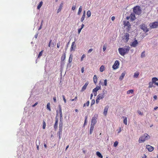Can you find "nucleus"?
Returning a JSON list of instances; mask_svg holds the SVG:
<instances>
[{
	"mask_svg": "<svg viewBox=\"0 0 158 158\" xmlns=\"http://www.w3.org/2000/svg\"><path fill=\"white\" fill-rule=\"evenodd\" d=\"M130 48L128 46H126L124 48H119L118 49L119 53L122 56H124L129 51Z\"/></svg>",
	"mask_w": 158,
	"mask_h": 158,
	"instance_id": "obj_1",
	"label": "nucleus"
},
{
	"mask_svg": "<svg viewBox=\"0 0 158 158\" xmlns=\"http://www.w3.org/2000/svg\"><path fill=\"white\" fill-rule=\"evenodd\" d=\"M150 138V136L148 135L147 133H145L139 138V143L144 142L145 141L149 139Z\"/></svg>",
	"mask_w": 158,
	"mask_h": 158,
	"instance_id": "obj_2",
	"label": "nucleus"
},
{
	"mask_svg": "<svg viewBox=\"0 0 158 158\" xmlns=\"http://www.w3.org/2000/svg\"><path fill=\"white\" fill-rule=\"evenodd\" d=\"M142 11L141 8L140 6H136L133 8V12L136 15H140Z\"/></svg>",
	"mask_w": 158,
	"mask_h": 158,
	"instance_id": "obj_3",
	"label": "nucleus"
},
{
	"mask_svg": "<svg viewBox=\"0 0 158 158\" xmlns=\"http://www.w3.org/2000/svg\"><path fill=\"white\" fill-rule=\"evenodd\" d=\"M149 26L150 27L152 28H156L158 26V22H155L152 23H150Z\"/></svg>",
	"mask_w": 158,
	"mask_h": 158,
	"instance_id": "obj_4",
	"label": "nucleus"
},
{
	"mask_svg": "<svg viewBox=\"0 0 158 158\" xmlns=\"http://www.w3.org/2000/svg\"><path fill=\"white\" fill-rule=\"evenodd\" d=\"M141 28L145 32L148 31V29L147 28V27L145 24H143L140 26Z\"/></svg>",
	"mask_w": 158,
	"mask_h": 158,
	"instance_id": "obj_5",
	"label": "nucleus"
},
{
	"mask_svg": "<svg viewBox=\"0 0 158 158\" xmlns=\"http://www.w3.org/2000/svg\"><path fill=\"white\" fill-rule=\"evenodd\" d=\"M63 123H60L59 131L58 132V134L61 135L62 134V131Z\"/></svg>",
	"mask_w": 158,
	"mask_h": 158,
	"instance_id": "obj_6",
	"label": "nucleus"
},
{
	"mask_svg": "<svg viewBox=\"0 0 158 158\" xmlns=\"http://www.w3.org/2000/svg\"><path fill=\"white\" fill-rule=\"evenodd\" d=\"M129 35L127 33L125 34V35L123 38V40L126 42H128L129 40Z\"/></svg>",
	"mask_w": 158,
	"mask_h": 158,
	"instance_id": "obj_7",
	"label": "nucleus"
},
{
	"mask_svg": "<svg viewBox=\"0 0 158 158\" xmlns=\"http://www.w3.org/2000/svg\"><path fill=\"white\" fill-rule=\"evenodd\" d=\"M119 65V62L118 60H116L114 64L113 65L112 68L114 69H115L118 68V66Z\"/></svg>",
	"mask_w": 158,
	"mask_h": 158,
	"instance_id": "obj_8",
	"label": "nucleus"
},
{
	"mask_svg": "<svg viewBox=\"0 0 158 158\" xmlns=\"http://www.w3.org/2000/svg\"><path fill=\"white\" fill-rule=\"evenodd\" d=\"M55 122L54 125V127L55 130H56L57 128V125L58 122V118H57V116H56L55 118Z\"/></svg>",
	"mask_w": 158,
	"mask_h": 158,
	"instance_id": "obj_9",
	"label": "nucleus"
},
{
	"mask_svg": "<svg viewBox=\"0 0 158 158\" xmlns=\"http://www.w3.org/2000/svg\"><path fill=\"white\" fill-rule=\"evenodd\" d=\"M146 148L148 150V151L150 152L152 151L154 149L153 147L149 145H146Z\"/></svg>",
	"mask_w": 158,
	"mask_h": 158,
	"instance_id": "obj_10",
	"label": "nucleus"
},
{
	"mask_svg": "<svg viewBox=\"0 0 158 158\" xmlns=\"http://www.w3.org/2000/svg\"><path fill=\"white\" fill-rule=\"evenodd\" d=\"M76 48V44L75 42H73L72 43L70 48V51H74Z\"/></svg>",
	"mask_w": 158,
	"mask_h": 158,
	"instance_id": "obj_11",
	"label": "nucleus"
},
{
	"mask_svg": "<svg viewBox=\"0 0 158 158\" xmlns=\"http://www.w3.org/2000/svg\"><path fill=\"white\" fill-rule=\"evenodd\" d=\"M138 44V42L137 40H135L131 44V45L133 47H136L137 44Z\"/></svg>",
	"mask_w": 158,
	"mask_h": 158,
	"instance_id": "obj_12",
	"label": "nucleus"
},
{
	"mask_svg": "<svg viewBox=\"0 0 158 158\" xmlns=\"http://www.w3.org/2000/svg\"><path fill=\"white\" fill-rule=\"evenodd\" d=\"M97 123V121L96 120V118L95 117H93L92 118L91 120V125H93L94 126L95 124Z\"/></svg>",
	"mask_w": 158,
	"mask_h": 158,
	"instance_id": "obj_13",
	"label": "nucleus"
},
{
	"mask_svg": "<svg viewBox=\"0 0 158 158\" xmlns=\"http://www.w3.org/2000/svg\"><path fill=\"white\" fill-rule=\"evenodd\" d=\"M104 92L103 91V93L100 94L98 95L97 98L99 99L100 100L102 99L104 97Z\"/></svg>",
	"mask_w": 158,
	"mask_h": 158,
	"instance_id": "obj_14",
	"label": "nucleus"
},
{
	"mask_svg": "<svg viewBox=\"0 0 158 158\" xmlns=\"http://www.w3.org/2000/svg\"><path fill=\"white\" fill-rule=\"evenodd\" d=\"M135 13H131L130 15L131 19L132 21H134L135 19L136 18L135 16Z\"/></svg>",
	"mask_w": 158,
	"mask_h": 158,
	"instance_id": "obj_15",
	"label": "nucleus"
},
{
	"mask_svg": "<svg viewBox=\"0 0 158 158\" xmlns=\"http://www.w3.org/2000/svg\"><path fill=\"white\" fill-rule=\"evenodd\" d=\"M89 84L88 82H86L85 84L82 87L81 89V91H84L88 85Z\"/></svg>",
	"mask_w": 158,
	"mask_h": 158,
	"instance_id": "obj_16",
	"label": "nucleus"
},
{
	"mask_svg": "<svg viewBox=\"0 0 158 158\" xmlns=\"http://www.w3.org/2000/svg\"><path fill=\"white\" fill-rule=\"evenodd\" d=\"M109 107L108 106H106L105 108L103 114L105 116L107 114V112Z\"/></svg>",
	"mask_w": 158,
	"mask_h": 158,
	"instance_id": "obj_17",
	"label": "nucleus"
},
{
	"mask_svg": "<svg viewBox=\"0 0 158 158\" xmlns=\"http://www.w3.org/2000/svg\"><path fill=\"white\" fill-rule=\"evenodd\" d=\"M58 107L59 110V111L60 118H62V114L61 106L60 105H59Z\"/></svg>",
	"mask_w": 158,
	"mask_h": 158,
	"instance_id": "obj_18",
	"label": "nucleus"
},
{
	"mask_svg": "<svg viewBox=\"0 0 158 158\" xmlns=\"http://www.w3.org/2000/svg\"><path fill=\"white\" fill-rule=\"evenodd\" d=\"M63 3H61L59 6L58 9L57 10V13H59L63 7Z\"/></svg>",
	"mask_w": 158,
	"mask_h": 158,
	"instance_id": "obj_19",
	"label": "nucleus"
},
{
	"mask_svg": "<svg viewBox=\"0 0 158 158\" xmlns=\"http://www.w3.org/2000/svg\"><path fill=\"white\" fill-rule=\"evenodd\" d=\"M101 88L100 86H97L93 90V92H97Z\"/></svg>",
	"mask_w": 158,
	"mask_h": 158,
	"instance_id": "obj_20",
	"label": "nucleus"
},
{
	"mask_svg": "<svg viewBox=\"0 0 158 158\" xmlns=\"http://www.w3.org/2000/svg\"><path fill=\"white\" fill-rule=\"evenodd\" d=\"M94 127V126L92 125H90V128L89 134H91L93 132V130Z\"/></svg>",
	"mask_w": 158,
	"mask_h": 158,
	"instance_id": "obj_21",
	"label": "nucleus"
},
{
	"mask_svg": "<svg viewBox=\"0 0 158 158\" xmlns=\"http://www.w3.org/2000/svg\"><path fill=\"white\" fill-rule=\"evenodd\" d=\"M158 81V78L156 77H154L152 79V82L155 84H156V83H157L156 82V81Z\"/></svg>",
	"mask_w": 158,
	"mask_h": 158,
	"instance_id": "obj_22",
	"label": "nucleus"
},
{
	"mask_svg": "<svg viewBox=\"0 0 158 158\" xmlns=\"http://www.w3.org/2000/svg\"><path fill=\"white\" fill-rule=\"evenodd\" d=\"M125 75V73L124 72L119 77V79L120 80H122L123 78Z\"/></svg>",
	"mask_w": 158,
	"mask_h": 158,
	"instance_id": "obj_23",
	"label": "nucleus"
},
{
	"mask_svg": "<svg viewBox=\"0 0 158 158\" xmlns=\"http://www.w3.org/2000/svg\"><path fill=\"white\" fill-rule=\"evenodd\" d=\"M139 74V72H136L134 74L133 77L134 78H137L138 77V76Z\"/></svg>",
	"mask_w": 158,
	"mask_h": 158,
	"instance_id": "obj_24",
	"label": "nucleus"
},
{
	"mask_svg": "<svg viewBox=\"0 0 158 158\" xmlns=\"http://www.w3.org/2000/svg\"><path fill=\"white\" fill-rule=\"evenodd\" d=\"M96 155L99 157L100 158H102L103 156L99 152H96Z\"/></svg>",
	"mask_w": 158,
	"mask_h": 158,
	"instance_id": "obj_25",
	"label": "nucleus"
},
{
	"mask_svg": "<svg viewBox=\"0 0 158 158\" xmlns=\"http://www.w3.org/2000/svg\"><path fill=\"white\" fill-rule=\"evenodd\" d=\"M124 24L125 26H127L128 28H130L131 26L128 21L126 22L125 23H124Z\"/></svg>",
	"mask_w": 158,
	"mask_h": 158,
	"instance_id": "obj_26",
	"label": "nucleus"
},
{
	"mask_svg": "<svg viewBox=\"0 0 158 158\" xmlns=\"http://www.w3.org/2000/svg\"><path fill=\"white\" fill-rule=\"evenodd\" d=\"M123 117L124 118L123 123L127 125V117L125 116H123Z\"/></svg>",
	"mask_w": 158,
	"mask_h": 158,
	"instance_id": "obj_27",
	"label": "nucleus"
},
{
	"mask_svg": "<svg viewBox=\"0 0 158 158\" xmlns=\"http://www.w3.org/2000/svg\"><path fill=\"white\" fill-rule=\"evenodd\" d=\"M154 83H153L152 82H150L149 83V86H148V87L149 88H151L152 87H155L154 86H153V84Z\"/></svg>",
	"mask_w": 158,
	"mask_h": 158,
	"instance_id": "obj_28",
	"label": "nucleus"
},
{
	"mask_svg": "<svg viewBox=\"0 0 158 158\" xmlns=\"http://www.w3.org/2000/svg\"><path fill=\"white\" fill-rule=\"evenodd\" d=\"M43 2L42 1H41L40 2L39 4L38 5V6H37V9H39L41 7L42 4H43Z\"/></svg>",
	"mask_w": 158,
	"mask_h": 158,
	"instance_id": "obj_29",
	"label": "nucleus"
},
{
	"mask_svg": "<svg viewBox=\"0 0 158 158\" xmlns=\"http://www.w3.org/2000/svg\"><path fill=\"white\" fill-rule=\"evenodd\" d=\"M66 54L65 53H64L63 55L62 56L61 58V61L64 60L65 58Z\"/></svg>",
	"mask_w": 158,
	"mask_h": 158,
	"instance_id": "obj_30",
	"label": "nucleus"
},
{
	"mask_svg": "<svg viewBox=\"0 0 158 158\" xmlns=\"http://www.w3.org/2000/svg\"><path fill=\"white\" fill-rule=\"evenodd\" d=\"M94 81V83L96 84L97 82V76L96 75H94L93 78Z\"/></svg>",
	"mask_w": 158,
	"mask_h": 158,
	"instance_id": "obj_31",
	"label": "nucleus"
},
{
	"mask_svg": "<svg viewBox=\"0 0 158 158\" xmlns=\"http://www.w3.org/2000/svg\"><path fill=\"white\" fill-rule=\"evenodd\" d=\"M72 58H73V55L72 54H71L70 56L69 59V63H70L72 61Z\"/></svg>",
	"mask_w": 158,
	"mask_h": 158,
	"instance_id": "obj_32",
	"label": "nucleus"
},
{
	"mask_svg": "<svg viewBox=\"0 0 158 158\" xmlns=\"http://www.w3.org/2000/svg\"><path fill=\"white\" fill-rule=\"evenodd\" d=\"M82 6H81L79 9L78 11V15H80L81 13V12L82 11Z\"/></svg>",
	"mask_w": 158,
	"mask_h": 158,
	"instance_id": "obj_33",
	"label": "nucleus"
},
{
	"mask_svg": "<svg viewBox=\"0 0 158 158\" xmlns=\"http://www.w3.org/2000/svg\"><path fill=\"white\" fill-rule=\"evenodd\" d=\"M104 66L103 65H102L100 68V71L101 72H102L104 71Z\"/></svg>",
	"mask_w": 158,
	"mask_h": 158,
	"instance_id": "obj_34",
	"label": "nucleus"
},
{
	"mask_svg": "<svg viewBox=\"0 0 158 158\" xmlns=\"http://www.w3.org/2000/svg\"><path fill=\"white\" fill-rule=\"evenodd\" d=\"M50 103H48L47 105V108L48 110L50 111L51 110V109L50 107Z\"/></svg>",
	"mask_w": 158,
	"mask_h": 158,
	"instance_id": "obj_35",
	"label": "nucleus"
},
{
	"mask_svg": "<svg viewBox=\"0 0 158 158\" xmlns=\"http://www.w3.org/2000/svg\"><path fill=\"white\" fill-rule=\"evenodd\" d=\"M134 91L133 89H130L127 91V94H132L133 93Z\"/></svg>",
	"mask_w": 158,
	"mask_h": 158,
	"instance_id": "obj_36",
	"label": "nucleus"
},
{
	"mask_svg": "<svg viewBox=\"0 0 158 158\" xmlns=\"http://www.w3.org/2000/svg\"><path fill=\"white\" fill-rule=\"evenodd\" d=\"M87 15L88 17H89L91 15V13L90 10H88L87 13Z\"/></svg>",
	"mask_w": 158,
	"mask_h": 158,
	"instance_id": "obj_37",
	"label": "nucleus"
},
{
	"mask_svg": "<svg viewBox=\"0 0 158 158\" xmlns=\"http://www.w3.org/2000/svg\"><path fill=\"white\" fill-rule=\"evenodd\" d=\"M89 104V101H88L86 103H85L83 105V107H85L86 106H88Z\"/></svg>",
	"mask_w": 158,
	"mask_h": 158,
	"instance_id": "obj_38",
	"label": "nucleus"
},
{
	"mask_svg": "<svg viewBox=\"0 0 158 158\" xmlns=\"http://www.w3.org/2000/svg\"><path fill=\"white\" fill-rule=\"evenodd\" d=\"M43 51H41L40 52L38 56V58H39L41 56L43 53Z\"/></svg>",
	"mask_w": 158,
	"mask_h": 158,
	"instance_id": "obj_39",
	"label": "nucleus"
},
{
	"mask_svg": "<svg viewBox=\"0 0 158 158\" xmlns=\"http://www.w3.org/2000/svg\"><path fill=\"white\" fill-rule=\"evenodd\" d=\"M85 15H84V14H83L82 16V17L81 19V22H82L83 20H84V19H85Z\"/></svg>",
	"mask_w": 158,
	"mask_h": 158,
	"instance_id": "obj_40",
	"label": "nucleus"
},
{
	"mask_svg": "<svg viewBox=\"0 0 158 158\" xmlns=\"http://www.w3.org/2000/svg\"><path fill=\"white\" fill-rule=\"evenodd\" d=\"M107 85V80L106 79L104 80V84H103V86H106Z\"/></svg>",
	"mask_w": 158,
	"mask_h": 158,
	"instance_id": "obj_41",
	"label": "nucleus"
},
{
	"mask_svg": "<svg viewBox=\"0 0 158 158\" xmlns=\"http://www.w3.org/2000/svg\"><path fill=\"white\" fill-rule=\"evenodd\" d=\"M118 144V142L117 141H116L114 142V146L115 147H116Z\"/></svg>",
	"mask_w": 158,
	"mask_h": 158,
	"instance_id": "obj_42",
	"label": "nucleus"
},
{
	"mask_svg": "<svg viewBox=\"0 0 158 158\" xmlns=\"http://www.w3.org/2000/svg\"><path fill=\"white\" fill-rule=\"evenodd\" d=\"M87 116H85V121L84 123V125H85L86 123H87Z\"/></svg>",
	"mask_w": 158,
	"mask_h": 158,
	"instance_id": "obj_43",
	"label": "nucleus"
},
{
	"mask_svg": "<svg viewBox=\"0 0 158 158\" xmlns=\"http://www.w3.org/2000/svg\"><path fill=\"white\" fill-rule=\"evenodd\" d=\"M46 125V123L45 122V121H44L43 122V129H44L45 128Z\"/></svg>",
	"mask_w": 158,
	"mask_h": 158,
	"instance_id": "obj_44",
	"label": "nucleus"
},
{
	"mask_svg": "<svg viewBox=\"0 0 158 158\" xmlns=\"http://www.w3.org/2000/svg\"><path fill=\"white\" fill-rule=\"evenodd\" d=\"M85 54H83L81 56V61H82L83 60V59L85 57Z\"/></svg>",
	"mask_w": 158,
	"mask_h": 158,
	"instance_id": "obj_45",
	"label": "nucleus"
},
{
	"mask_svg": "<svg viewBox=\"0 0 158 158\" xmlns=\"http://www.w3.org/2000/svg\"><path fill=\"white\" fill-rule=\"evenodd\" d=\"M95 100H92L91 103V105H93L95 103Z\"/></svg>",
	"mask_w": 158,
	"mask_h": 158,
	"instance_id": "obj_46",
	"label": "nucleus"
},
{
	"mask_svg": "<svg viewBox=\"0 0 158 158\" xmlns=\"http://www.w3.org/2000/svg\"><path fill=\"white\" fill-rule=\"evenodd\" d=\"M62 97H63V99L64 102V103H66V100L65 99V96L64 95H63L62 96Z\"/></svg>",
	"mask_w": 158,
	"mask_h": 158,
	"instance_id": "obj_47",
	"label": "nucleus"
},
{
	"mask_svg": "<svg viewBox=\"0 0 158 158\" xmlns=\"http://www.w3.org/2000/svg\"><path fill=\"white\" fill-rule=\"evenodd\" d=\"M145 56L144 51L141 54V56L142 57H143Z\"/></svg>",
	"mask_w": 158,
	"mask_h": 158,
	"instance_id": "obj_48",
	"label": "nucleus"
},
{
	"mask_svg": "<svg viewBox=\"0 0 158 158\" xmlns=\"http://www.w3.org/2000/svg\"><path fill=\"white\" fill-rule=\"evenodd\" d=\"M60 45V42L59 41L58 42L57 45V47L59 48Z\"/></svg>",
	"mask_w": 158,
	"mask_h": 158,
	"instance_id": "obj_49",
	"label": "nucleus"
},
{
	"mask_svg": "<svg viewBox=\"0 0 158 158\" xmlns=\"http://www.w3.org/2000/svg\"><path fill=\"white\" fill-rule=\"evenodd\" d=\"M106 47L104 45L103 46V51H105L106 50Z\"/></svg>",
	"mask_w": 158,
	"mask_h": 158,
	"instance_id": "obj_50",
	"label": "nucleus"
},
{
	"mask_svg": "<svg viewBox=\"0 0 158 158\" xmlns=\"http://www.w3.org/2000/svg\"><path fill=\"white\" fill-rule=\"evenodd\" d=\"M76 8V6L75 5H73L72 7V9L73 10H74Z\"/></svg>",
	"mask_w": 158,
	"mask_h": 158,
	"instance_id": "obj_51",
	"label": "nucleus"
},
{
	"mask_svg": "<svg viewBox=\"0 0 158 158\" xmlns=\"http://www.w3.org/2000/svg\"><path fill=\"white\" fill-rule=\"evenodd\" d=\"M38 103L37 102H35L34 105H32V107H35L37 105Z\"/></svg>",
	"mask_w": 158,
	"mask_h": 158,
	"instance_id": "obj_52",
	"label": "nucleus"
},
{
	"mask_svg": "<svg viewBox=\"0 0 158 158\" xmlns=\"http://www.w3.org/2000/svg\"><path fill=\"white\" fill-rule=\"evenodd\" d=\"M99 100L100 99L98 98H97V99L96 100V103L97 104H98V102H99Z\"/></svg>",
	"mask_w": 158,
	"mask_h": 158,
	"instance_id": "obj_53",
	"label": "nucleus"
},
{
	"mask_svg": "<svg viewBox=\"0 0 158 158\" xmlns=\"http://www.w3.org/2000/svg\"><path fill=\"white\" fill-rule=\"evenodd\" d=\"M93 50V49L92 48L90 49L88 51V53H90Z\"/></svg>",
	"mask_w": 158,
	"mask_h": 158,
	"instance_id": "obj_54",
	"label": "nucleus"
},
{
	"mask_svg": "<svg viewBox=\"0 0 158 158\" xmlns=\"http://www.w3.org/2000/svg\"><path fill=\"white\" fill-rule=\"evenodd\" d=\"M42 22H43V21H42V22H41V25L40 26V27H39V28L38 29V30H40L41 29V28H42Z\"/></svg>",
	"mask_w": 158,
	"mask_h": 158,
	"instance_id": "obj_55",
	"label": "nucleus"
},
{
	"mask_svg": "<svg viewBox=\"0 0 158 158\" xmlns=\"http://www.w3.org/2000/svg\"><path fill=\"white\" fill-rule=\"evenodd\" d=\"M138 113L140 115H143V113L140 111H138Z\"/></svg>",
	"mask_w": 158,
	"mask_h": 158,
	"instance_id": "obj_56",
	"label": "nucleus"
},
{
	"mask_svg": "<svg viewBox=\"0 0 158 158\" xmlns=\"http://www.w3.org/2000/svg\"><path fill=\"white\" fill-rule=\"evenodd\" d=\"M84 67L82 68L81 69V72L82 73H84Z\"/></svg>",
	"mask_w": 158,
	"mask_h": 158,
	"instance_id": "obj_57",
	"label": "nucleus"
},
{
	"mask_svg": "<svg viewBox=\"0 0 158 158\" xmlns=\"http://www.w3.org/2000/svg\"><path fill=\"white\" fill-rule=\"evenodd\" d=\"M77 97H76L74 99H71V101H74V100H75L77 99Z\"/></svg>",
	"mask_w": 158,
	"mask_h": 158,
	"instance_id": "obj_58",
	"label": "nucleus"
},
{
	"mask_svg": "<svg viewBox=\"0 0 158 158\" xmlns=\"http://www.w3.org/2000/svg\"><path fill=\"white\" fill-rule=\"evenodd\" d=\"M81 29H82L81 28H80L79 29H78V33L79 34L80 33V32H81Z\"/></svg>",
	"mask_w": 158,
	"mask_h": 158,
	"instance_id": "obj_59",
	"label": "nucleus"
},
{
	"mask_svg": "<svg viewBox=\"0 0 158 158\" xmlns=\"http://www.w3.org/2000/svg\"><path fill=\"white\" fill-rule=\"evenodd\" d=\"M38 33H36V34L35 35V38H37V37H38Z\"/></svg>",
	"mask_w": 158,
	"mask_h": 158,
	"instance_id": "obj_60",
	"label": "nucleus"
},
{
	"mask_svg": "<svg viewBox=\"0 0 158 158\" xmlns=\"http://www.w3.org/2000/svg\"><path fill=\"white\" fill-rule=\"evenodd\" d=\"M53 100L54 102H56V97H53Z\"/></svg>",
	"mask_w": 158,
	"mask_h": 158,
	"instance_id": "obj_61",
	"label": "nucleus"
},
{
	"mask_svg": "<svg viewBox=\"0 0 158 158\" xmlns=\"http://www.w3.org/2000/svg\"><path fill=\"white\" fill-rule=\"evenodd\" d=\"M153 98H154L155 100H156L157 98V96L155 95L153 96Z\"/></svg>",
	"mask_w": 158,
	"mask_h": 158,
	"instance_id": "obj_62",
	"label": "nucleus"
},
{
	"mask_svg": "<svg viewBox=\"0 0 158 158\" xmlns=\"http://www.w3.org/2000/svg\"><path fill=\"white\" fill-rule=\"evenodd\" d=\"M111 19L112 21H114L115 19V17L114 16L112 17H111Z\"/></svg>",
	"mask_w": 158,
	"mask_h": 158,
	"instance_id": "obj_63",
	"label": "nucleus"
},
{
	"mask_svg": "<svg viewBox=\"0 0 158 158\" xmlns=\"http://www.w3.org/2000/svg\"><path fill=\"white\" fill-rule=\"evenodd\" d=\"M142 158H146V156L144 154V156L142 157Z\"/></svg>",
	"mask_w": 158,
	"mask_h": 158,
	"instance_id": "obj_64",
	"label": "nucleus"
}]
</instances>
